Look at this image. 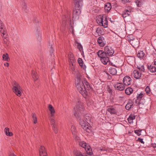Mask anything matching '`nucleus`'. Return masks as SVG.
Wrapping results in <instances>:
<instances>
[{
  "label": "nucleus",
  "mask_w": 156,
  "mask_h": 156,
  "mask_svg": "<svg viewBox=\"0 0 156 156\" xmlns=\"http://www.w3.org/2000/svg\"><path fill=\"white\" fill-rule=\"evenodd\" d=\"M75 83L78 90L83 96L86 98L87 95V93L85 89L89 90L91 87L89 83L86 80L81 81L79 75H77L75 80Z\"/></svg>",
  "instance_id": "f257e3e1"
},
{
  "label": "nucleus",
  "mask_w": 156,
  "mask_h": 156,
  "mask_svg": "<svg viewBox=\"0 0 156 156\" xmlns=\"http://www.w3.org/2000/svg\"><path fill=\"white\" fill-rule=\"evenodd\" d=\"M83 0H74L75 8L73 11V20L78 19L81 12V9Z\"/></svg>",
  "instance_id": "f03ea898"
},
{
  "label": "nucleus",
  "mask_w": 156,
  "mask_h": 156,
  "mask_svg": "<svg viewBox=\"0 0 156 156\" xmlns=\"http://www.w3.org/2000/svg\"><path fill=\"white\" fill-rule=\"evenodd\" d=\"M48 108L50 112L51 115L49 117L50 123L54 133H58V130L56 119L54 116L55 113V109L51 105H49Z\"/></svg>",
  "instance_id": "7ed1b4c3"
},
{
  "label": "nucleus",
  "mask_w": 156,
  "mask_h": 156,
  "mask_svg": "<svg viewBox=\"0 0 156 156\" xmlns=\"http://www.w3.org/2000/svg\"><path fill=\"white\" fill-rule=\"evenodd\" d=\"M96 21L100 25L106 28L108 26V21L106 15H99L96 17Z\"/></svg>",
  "instance_id": "20e7f679"
},
{
  "label": "nucleus",
  "mask_w": 156,
  "mask_h": 156,
  "mask_svg": "<svg viewBox=\"0 0 156 156\" xmlns=\"http://www.w3.org/2000/svg\"><path fill=\"white\" fill-rule=\"evenodd\" d=\"M75 139L80 146L84 148L87 153L89 155H91L92 154L91 149L89 145L83 141H81L79 137L76 136Z\"/></svg>",
  "instance_id": "39448f33"
},
{
  "label": "nucleus",
  "mask_w": 156,
  "mask_h": 156,
  "mask_svg": "<svg viewBox=\"0 0 156 156\" xmlns=\"http://www.w3.org/2000/svg\"><path fill=\"white\" fill-rule=\"evenodd\" d=\"M97 54L99 58L102 63L105 65L109 61L108 57V55L105 54L104 51L101 50H99L97 52Z\"/></svg>",
  "instance_id": "423d86ee"
},
{
  "label": "nucleus",
  "mask_w": 156,
  "mask_h": 156,
  "mask_svg": "<svg viewBox=\"0 0 156 156\" xmlns=\"http://www.w3.org/2000/svg\"><path fill=\"white\" fill-rule=\"evenodd\" d=\"M76 111L75 110V112L74 113V115L77 118L80 117V115L79 112H81V111H83L84 109V108L83 103L79 100H78L76 104Z\"/></svg>",
  "instance_id": "0eeeda50"
},
{
  "label": "nucleus",
  "mask_w": 156,
  "mask_h": 156,
  "mask_svg": "<svg viewBox=\"0 0 156 156\" xmlns=\"http://www.w3.org/2000/svg\"><path fill=\"white\" fill-rule=\"evenodd\" d=\"M62 21L61 24L62 28H65L66 24V21L68 20L71 23V13L70 12L67 11V16L66 15H62Z\"/></svg>",
  "instance_id": "6e6552de"
},
{
  "label": "nucleus",
  "mask_w": 156,
  "mask_h": 156,
  "mask_svg": "<svg viewBox=\"0 0 156 156\" xmlns=\"http://www.w3.org/2000/svg\"><path fill=\"white\" fill-rule=\"evenodd\" d=\"M12 90L14 93L18 96L20 97L21 95L22 89L18 83L16 82L14 83Z\"/></svg>",
  "instance_id": "1a4fd4ad"
},
{
  "label": "nucleus",
  "mask_w": 156,
  "mask_h": 156,
  "mask_svg": "<svg viewBox=\"0 0 156 156\" xmlns=\"http://www.w3.org/2000/svg\"><path fill=\"white\" fill-rule=\"evenodd\" d=\"M80 123L82 128L84 130L88 133L91 132V127L88 125L87 122L85 121L83 119H80Z\"/></svg>",
  "instance_id": "9d476101"
},
{
  "label": "nucleus",
  "mask_w": 156,
  "mask_h": 156,
  "mask_svg": "<svg viewBox=\"0 0 156 156\" xmlns=\"http://www.w3.org/2000/svg\"><path fill=\"white\" fill-rule=\"evenodd\" d=\"M104 52L105 55L108 56H112L114 53V50L110 46H105Z\"/></svg>",
  "instance_id": "9b49d317"
},
{
  "label": "nucleus",
  "mask_w": 156,
  "mask_h": 156,
  "mask_svg": "<svg viewBox=\"0 0 156 156\" xmlns=\"http://www.w3.org/2000/svg\"><path fill=\"white\" fill-rule=\"evenodd\" d=\"M122 81L124 85L128 86L130 85L132 82V80L129 76H127L124 77Z\"/></svg>",
  "instance_id": "f8f14e48"
},
{
  "label": "nucleus",
  "mask_w": 156,
  "mask_h": 156,
  "mask_svg": "<svg viewBox=\"0 0 156 156\" xmlns=\"http://www.w3.org/2000/svg\"><path fill=\"white\" fill-rule=\"evenodd\" d=\"M97 42L98 45L101 47H104L106 44L105 38L102 36H100L98 37L97 39Z\"/></svg>",
  "instance_id": "ddd939ff"
},
{
  "label": "nucleus",
  "mask_w": 156,
  "mask_h": 156,
  "mask_svg": "<svg viewBox=\"0 0 156 156\" xmlns=\"http://www.w3.org/2000/svg\"><path fill=\"white\" fill-rule=\"evenodd\" d=\"M107 110L111 114H117V111L116 108L113 106H107Z\"/></svg>",
  "instance_id": "4468645a"
},
{
  "label": "nucleus",
  "mask_w": 156,
  "mask_h": 156,
  "mask_svg": "<svg viewBox=\"0 0 156 156\" xmlns=\"http://www.w3.org/2000/svg\"><path fill=\"white\" fill-rule=\"evenodd\" d=\"M115 89L122 91L124 89L125 87L124 84L120 83H117L114 85Z\"/></svg>",
  "instance_id": "2eb2a0df"
},
{
  "label": "nucleus",
  "mask_w": 156,
  "mask_h": 156,
  "mask_svg": "<svg viewBox=\"0 0 156 156\" xmlns=\"http://www.w3.org/2000/svg\"><path fill=\"white\" fill-rule=\"evenodd\" d=\"M39 152L40 156H47V153L45 147L43 146L40 147Z\"/></svg>",
  "instance_id": "dca6fc26"
},
{
  "label": "nucleus",
  "mask_w": 156,
  "mask_h": 156,
  "mask_svg": "<svg viewBox=\"0 0 156 156\" xmlns=\"http://www.w3.org/2000/svg\"><path fill=\"white\" fill-rule=\"evenodd\" d=\"M142 73L139 72L137 70H135L132 73L133 76L136 79H139L141 76Z\"/></svg>",
  "instance_id": "f3484780"
},
{
  "label": "nucleus",
  "mask_w": 156,
  "mask_h": 156,
  "mask_svg": "<svg viewBox=\"0 0 156 156\" xmlns=\"http://www.w3.org/2000/svg\"><path fill=\"white\" fill-rule=\"evenodd\" d=\"M68 56L69 59V62L73 66V63H74L76 61V60L73 57V54L71 52H69Z\"/></svg>",
  "instance_id": "a211bd4d"
},
{
  "label": "nucleus",
  "mask_w": 156,
  "mask_h": 156,
  "mask_svg": "<svg viewBox=\"0 0 156 156\" xmlns=\"http://www.w3.org/2000/svg\"><path fill=\"white\" fill-rule=\"evenodd\" d=\"M133 102L131 100H129L127 104L125 106V108L127 110H129L133 107Z\"/></svg>",
  "instance_id": "6ab92c4d"
},
{
  "label": "nucleus",
  "mask_w": 156,
  "mask_h": 156,
  "mask_svg": "<svg viewBox=\"0 0 156 156\" xmlns=\"http://www.w3.org/2000/svg\"><path fill=\"white\" fill-rule=\"evenodd\" d=\"M112 5L110 3L108 2L105 4L104 9L105 12H108L112 8Z\"/></svg>",
  "instance_id": "aec40b11"
},
{
  "label": "nucleus",
  "mask_w": 156,
  "mask_h": 156,
  "mask_svg": "<svg viewBox=\"0 0 156 156\" xmlns=\"http://www.w3.org/2000/svg\"><path fill=\"white\" fill-rule=\"evenodd\" d=\"M148 70L152 73H154L156 71V67L154 65L148 66Z\"/></svg>",
  "instance_id": "412c9836"
},
{
  "label": "nucleus",
  "mask_w": 156,
  "mask_h": 156,
  "mask_svg": "<svg viewBox=\"0 0 156 156\" xmlns=\"http://www.w3.org/2000/svg\"><path fill=\"white\" fill-rule=\"evenodd\" d=\"M135 117L136 116L135 115L130 114L127 119L129 123L130 124L133 123V121L135 119Z\"/></svg>",
  "instance_id": "4be33fe9"
},
{
  "label": "nucleus",
  "mask_w": 156,
  "mask_h": 156,
  "mask_svg": "<svg viewBox=\"0 0 156 156\" xmlns=\"http://www.w3.org/2000/svg\"><path fill=\"white\" fill-rule=\"evenodd\" d=\"M145 1V0H135V2L137 7H141Z\"/></svg>",
  "instance_id": "5701e85b"
},
{
  "label": "nucleus",
  "mask_w": 156,
  "mask_h": 156,
  "mask_svg": "<svg viewBox=\"0 0 156 156\" xmlns=\"http://www.w3.org/2000/svg\"><path fill=\"white\" fill-rule=\"evenodd\" d=\"M131 12L128 10H125L122 12V16L123 18L126 17L129 15L131 13Z\"/></svg>",
  "instance_id": "b1692460"
},
{
  "label": "nucleus",
  "mask_w": 156,
  "mask_h": 156,
  "mask_svg": "<svg viewBox=\"0 0 156 156\" xmlns=\"http://www.w3.org/2000/svg\"><path fill=\"white\" fill-rule=\"evenodd\" d=\"M137 55L138 58L143 59L145 55V54L143 51H140L137 52Z\"/></svg>",
  "instance_id": "393cba45"
},
{
  "label": "nucleus",
  "mask_w": 156,
  "mask_h": 156,
  "mask_svg": "<svg viewBox=\"0 0 156 156\" xmlns=\"http://www.w3.org/2000/svg\"><path fill=\"white\" fill-rule=\"evenodd\" d=\"M144 96V94L142 93H141L140 94H138L136 97L137 100H136V103H137L138 102V103L137 104H140V102H139V101L140 100V99L141 98H143V97Z\"/></svg>",
  "instance_id": "a878e982"
},
{
  "label": "nucleus",
  "mask_w": 156,
  "mask_h": 156,
  "mask_svg": "<svg viewBox=\"0 0 156 156\" xmlns=\"http://www.w3.org/2000/svg\"><path fill=\"white\" fill-rule=\"evenodd\" d=\"M109 73L112 75H115L117 73V70L116 69L110 67L109 70Z\"/></svg>",
  "instance_id": "bb28decb"
},
{
  "label": "nucleus",
  "mask_w": 156,
  "mask_h": 156,
  "mask_svg": "<svg viewBox=\"0 0 156 156\" xmlns=\"http://www.w3.org/2000/svg\"><path fill=\"white\" fill-rule=\"evenodd\" d=\"M2 36L4 39L6 38L8 35L7 32L6 30H1L0 31Z\"/></svg>",
  "instance_id": "cd10ccee"
},
{
  "label": "nucleus",
  "mask_w": 156,
  "mask_h": 156,
  "mask_svg": "<svg viewBox=\"0 0 156 156\" xmlns=\"http://www.w3.org/2000/svg\"><path fill=\"white\" fill-rule=\"evenodd\" d=\"M4 132L7 136H12L13 135V133L12 132H9V129L8 128H5L4 129Z\"/></svg>",
  "instance_id": "c85d7f7f"
},
{
  "label": "nucleus",
  "mask_w": 156,
  "mask_h": 156,
  "mask_svg": "<svg viewBox=\"0 0 156 156\" xmlns=\"http://www.w3.org/2000/svg\"><path fill=\"white\" fill-rule=\"evenodd\" d=\"M133 89L132 88L128 87L125 90V93L127 95H130L133 93Z\"/></svg>",
  "instance_id": "c756f323"
},
{
  "label": "nucleus",
  "mask_w": 156,
  "mask_h": 156,
  "mask_svg": "<svg viewBox=\"0 0 156 156\" xmlns=\"http://www.w3.org/2000/svg\"><path fill=\"white\" fill-rule=\"evenodd\" d=\"M32 74L34 81L37 80L38 79V77L37 76V74L36 72L34 71H32Z\"/></svg>",
  "instance_id": "7c9ffc66"
},
{
  "label": "nucleus",
  "mask_w": 156,
  "mask_h": 156,
  "mask_svg": "<svg viewBox=\"0 0 156 156\" xmlns=\"http://www.w3.org/2000/svg\"><path fill=\"white\" fill-rule=\"evenodd\" d=\"M71 130L72 133L73 135L75 136V137L76 136V130L75 126H71Z\"/></svg>",
  "instance_id": "2f4dec72"
},
{
  "label": "nucleus",
  "mask_w": 156,
  "mask_h": 156,
  "mask_svg": "<svg viewBox=\"0 0 156 156\" xmlns=\"http://www.w3.org/2000/svg\"><path fill=\"white\" fill-rule=\"evenodd\" d=\"M3 59L4 60L8 61L9 58V55L7 53L3 54L2 55Z\"/></svg>",
  "instance_id": "473e14b6"
},
{
  "label": "nucleus",
  "mask_w": 156,
  "mask_h": 156,
  "mask_svg": "<svg viewBox=\"0 0 156 156\" xmlns=\"http://www.w3.org/2000/svg\"><path fill=\"white\" fill-rule=\"evenodd\" d=\"M137 68L140 71V72H145V69L143 65H139L137 66Z\"/></svg>",
  "instance_id": "72a5a7b5"
},
{
  "label": "nucleus",
  "mask_w": 156,
  "mask_h": 156,
  "mask_svg": "<svg viewBox=\"0 0 156 156\" xmlns=\"http://www.w3.org/2000/svg\"><path fill=\"white\" fill-rule=\"evenodd\" d=\"M96 31L99 35H103L105 33L104 30H96Z\"/></svg>",
  "instance_id": "f704fd0d"
},
{
  "label": "nucleus",
  "mask_w": 156,
  "mask_h": 156,
  "mask_svg": "<svg viewBox=\"0 0 156 156\" xmlns=\"http://www.w3.org/2000/svg\"><path fill=\"white\" fill-rule=\"evenodd\" d=\"M32 117L33 119V121L34 124H36L37 122V119L35 114L34 113L32 114Z\"/></svg>",
  "instance_id": "c9c22d12"
},
{
  "label": "nucleus",
  "mask_w": 156,
  "mask_h": 156,
  "mask_svg": "<svg viewBox=\"0 0 156 156\" xmlns=\"http://www.w3.org/2000/svg\"><path fill=\"white\" fill-rule=\"evenodd\" d=\"M76 44H77V47L79 49V50L80 51L83 50V47L81 44L79 42H76Z\"/></svg>",
  "instance_id": "e433bc0d"
},
{
  "label": "nucleus",
  "mask_w": 156,
  "mask_h": 156,
  "mask_svg": "<svg viewBox=\"0 0 156 156\" xmlns=\"http://www.w3.org/2000/svg\"><path fill=\"white\" fill-rule=\"evenodd\" d=\"M84 119L88 123V121L90 120V118L89 114H86L84 117Z\"/></svg>",
  "instance_id": "4c0bfd02"
},
{
  "label": "nucleus",
  "mask_w": 156,
  "mask_h": 156,
  "mask_svg": "<svg viewBox=\"0 0 156 156\" xmlns=\"http://www.w3.org/2000/svg\"><path fill=\"white\" fill-rule=\"evenodd\" d=\"M21 5L23 9H27V4L25 1H23L22 2Z\"/></svg>",
  "instance_id": "58836bf2"
},
{
  "label": "nucleus",
  "mask_w": 156,
  "mask_h": 156,
  "mask_svg": "<svg viewBox=\"0 0 156 156\" xmlns=\"http://www.w3.org/2000/svg\"><path fill=\"white\" fill-rule=\"evenodd\" d=\"M145 91L148 94H150L151 92V89L149 86H147L145 88Z\"/></svg>",
  "instance_id": "ea45409f"
},
{
  "label": "nucleus",
  "mask_w": 156,
  "mask_h": 156,
  "mask_svg": "<svg viewBox=\"0 0 156 156\" xmlns=\"http://www.w3.org/2000/svg\"><path fill=\"white\" fill-rule=\"evenodd\" d=\"M70 66L71 70L73 71V73H74L75 72V67L73 65V66L71 63H70Z\"/></svg>",
  "instance_id": "a19ab883"
},
{
  "label": "nucleus",
  "mask_w": 156,
  "mask_h": 156,
  "mask_svg": "<svg viewBox=\"0 0 156 156\" xmlns=\"http://www.w3.org/2000/svg\"><path fill=\"white\" fill-rule=\"evenodd\" d=\"M4 28V26L3 23L0 20V29H3Z\"/></svg>",
  "instance_id": "79ce46f5"
},
{
  "label": "nucleus",
  "mask_w": 156,
  "mask_h": 156,
  "mask_svg": "<svg viewBox=\"0 0 156 156\" xmlns=\"http://www.w3.org/2000/svg\"><path fill=\"white\" fill-rule=\"evenodd\" d=\"M50 45H49V46H50V53L51 54V53L53 52V47H52V44L51 43V44L49 43Z\"/></svg>",
  "instance_id": "37998d69"
},
{
  "label": "nucleus",
  "mask_w": 156,
  "mask_h": 156,
  "mask_svg": "<svg viewBox=\"0 0 156 156\" xmlns=\"http://www.w3.org/2000/svg\"><path fill=\"white\" fill-rule=\"evenodd\" d=\"M107 89L109 93H111L112 91V89L110 88L109 86H108L107 87Z\"/></svg>",
  "instance_id": "c03bdc74"
},
{
  "label": "nucleus",
  "mask_w": 156,
  "mask_h": 156,
  "mask_svg": "<svg viewBox=\"0 0 156 156\" xmlns=\"http://www.w3.org/2000/svg\"><path fill=\"white\" fill-rule=\"evenodd\" d=\"M138 141L142 144H144V143L142 139L139 138L138 139Z\"/></svg>",
  "instance_id": "a18cd8bd"
},
{
  "label": "nucleus",
  "mask_w": 156,
  "mask_h": 156,
  "mask_svg": "<svg viewBox=\"0 0 156 156\" xmlns=\"http://www.w3.org/2000/svg\"><path fill=\"white\" fill-rule=\"evenodd\" d=\"M81 64H79L80 65L83 69H84L86 68L85 65L83 64V62L81 63Z\"/></svg>",
  "instance_id": "49530a36"
},
{
  "label": "nucleus",
  "mask_w": 156,
  "mask_h": 156,
  "mask_svg": "<svg viewBox=\"0 0 156 156\" xmlns=\"http://www.w3.org/2000/svg\"><path fill=\"white\" fill-rule=\"evenodd\" d=\"M78 62L79 64H81V63L83 62L81 58H79L78 59Z\"/></svg>",
  "instance_id": "de8ad7c7"
},
{
  "label": "nucleus",
  "mask_w": 156,
  "mask_h": 156,
  "mask_svg": "<svg viewBox=\"0 0 156 156\" xmlns=\"http://www.w3.org/2000/svg\"><path fill=\"white\" fill-rule=\"evenodd\" d=\"M124 3H126L127 2H129V0H121Z\"/></svg>",
  "instance_id": "09e8293b"
},
{
  "label": "nucleus",
  "mask_w": 156,
  "mask_h": 156,
  "mask_svg": "<svg viewBox=\"0 0 156 156\" xmlns=\"http://www.w3.org/2000/svg\"><path fill=\"white\" fill-rule=\"evenodd\" d=\"M4 65L6 67H8L9 66V64L8 62H6L4 64Z\"/></svg>",
  "instance_id": "8fccbe9b"
},
{
  "label": "nucleus",
  "mask_w": 156,
  "mask_h": 156,
  "mask_svg": "<svg viewBox=\"0 0 156 156\" xmlns=\"http://www.w3.org/2000/svg\"><path fill=\"white\" fill-rule=\"evenodd\" d=\"M138 132H139V131H138V130H136L135 131V133L136 134H137V135H139V134Z\"/></svg>",
  "instance_id": "3c124183"
},
{
  "label": "nucleus",
  "mask_w": 156,
  "mask_h": 156,
  "mask_svg": "<svg viewBox=\"0 0 156 156\" xmlns=\"http://www.w3.org/2000/svg\"><path fill=\"white\" fill-rule=\"evenodd\" d=\"M109 20L110 21H111L112 23V22H114V21H112L111 20V18H110V20Z\"/></svg>",
  "instance_id": "603ef678"
},
{
  "label": "nucleus",
  "mask_w": 156,
  "mask_h": 156,
  "mask_svg": "<svg viewBox=\"0 0 156 156\" xmlns=\"http://www.w3.org/2000/svg\"><path fill=\"white\" fill-rule=\"evenodd\" d=\"M154 65H156V61H154Z\"/></svg>",
  "instance_id": "864d4df0"
},
{
  "label": "nucleus",
  "mask_w": 156,
  "mask_h": 156,
  "mask_svg": "<svg viewBox=\"0 0 156 156\" xmlns=\"http://www.w3.org/2000/svg\"><path fill=\"white\" fill-rule=\"evenodd\" d=\"M71 28L72 29H73V26H71Z\"/></svg>",
  "instance_id": "5fc2aeb1"
},
{
  "label": "nucleus",
  "mask_w": 156,
  "mask_h": 156,
  "mask_svg": "<svg viewBox=\"0 0 156 156\" xmlns=\"http://www.w3.org/2000/svg\"><path fill=\"white\" fill-rule=\"evenodd\" d=\"M111 65H112L113 66H114L115 67H116V66L115 65H113V63H112L111 64Z\"/></svg>",
  "instance_id": "6e6d98bb"
},
{
  "label": "nucleus",
  "mask_w": 156,
  "mask_h": 156,
  "mask_svg": "<svg viewBox=\"0 0 156 156\" xmlns=\"http://www.w3.org/2000/svg\"><path fill=\"white\" fill-rule=\"evenodd\" d=\"M96 29L98 30V29H100L99 28V27H98L96 28Z\"/></svg>",
  "instance_id": "4d7b16f0"
},
{
  "label": "nucleus",
  "mask_w": 156,
  "mask_h": 156,
  "mask_svg": "<svg viewBox=\"0 0 156 156\" xmlns=\"http://www.w3.org/2000/svg\"><path fill=\"white\" fill-rule=\"evenodd\" d=\"M110 31H111L112 32V30H110Z\"/></svg>",
  "instance_id": "13d9d810"
},
{
  "label": "nucleus",
  "mask_w": 156,
  "mask_h": 156,
  "mask_svg": "<svg viewBox=\"0 0 156 156\" xmlns=\"http://www.w3.org/2000/svg\"><path fill=\"white\" fill-rule=\"evenodd\" d=\"M72 32H73V30H72Z\"/></svg>",
  "instance_id": "bf43d9fd"
},
{
  "label": "nucleus",
  "mask_w": 156,
  "mask_h": 156,
  "mask_svg": "<svg viewBox=\"0 0 156 156\" xmlns=\"http://www.w3.org/2000/svg\"><path fill=\"white\" fill-rule=\"evenodd\" d=\"M155 145H156V146H155V147H156V144H155Z\"/></svg>",
  "instance_id": "052dcab7"
}]
</instances>
